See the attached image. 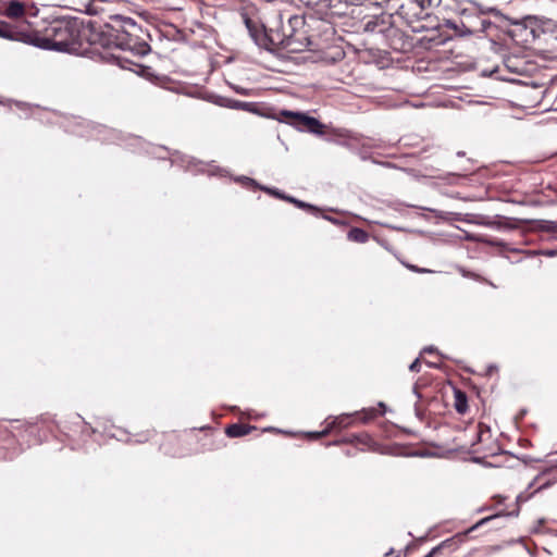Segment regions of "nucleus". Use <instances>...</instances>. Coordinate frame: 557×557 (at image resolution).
I'll return each instance as SVG.
<instances>
[{"instance_id":"nucleus-1","label":"nucleus","mask_w":557,"mask_h":557,"mask_svg":"<svg viewBox=\"0 0 557 557\" xmlns=\"http://www.w3.org/2000/svg\"><path fill=\"white\" fill-rule=\"evenodd\" d=\"M77 29L67 21H54L47 28L45 35L34 30L29 25H23L21 42L41 49L66 51L76 42Z\"/></svg>"},{"instance_id":"nucleus-2","label":"nucleus","mask_w":557,"mask_h":557,"mask_svg":"<svg viewBox=\"0 0 557 557\" xmlns=\"http://www.w3.org/2000/svg\"><path fill=\"white\" fill-rule=\"evenodd\" d=\"M274 117L278 122L286 123L299 132L308 133L313 136H329L341 139H348L350 137L346 129H337L323 124L306 112L280 110Z\"/></svg>"},{"instance_id":"nucleus-3","label":"nucleus","mask_w":557,"mask_h":557,"mask_svg":"<svg viewBox=\"0 0 557 557\" xmlns=\"http://www.w3.org/2000/svg\"><path fill=\"white\" fill-rule=\"evenodd\" d=\"M110 20L108 26L113 32L111 36L115 39L116 48L136 54L146 53L148 45L140 39L143 30L135 20L124 15H113Z\"/></svg>"},{"instance_id":"nucleus-4","label":"nucleus","mask_w":557,"mask_h":557,"mask_svg":"<svg viewBox=\"0 0 557 557\" xmlns=\"http://www.w3.org/2000/svg\"><path fill=\"white\" fill-rule=\"evenodd\" d=\"M110 20L108 26L113 32L111 36L115 39L116 48L136 54L146 53L148 45L140 39L143 30L135 20L124 15H113Z\"/></svg>"},{"instance_id":"nucleus-5","label":"nucleus","mask_w":557,"mask_h":557,"mask_svg":"<svg viewBox=\"0 0 557 557\" xmlns=\"http://www.w3.org/2000/svg\"><path fill=\"white\" fill-rule=\"evenodd\" d=\"M304 25V17L290 15L287 20V24L282 25L283 38L280 40V45L292 52L301 51L307 48L310 41L302 30Z\"/></svg>"},{"instance_id":"nucleus-6","label":"nucleus","mask_w":557,"mask_h":557,"mask_svg":"<svg viewBox=\"0 0 557 557\" xmlns=\"http://www.w3.org/2000/svg\"><path fill=\"white\" fill-rule=\"evenodd\" d=\"M512 29L508 33L511 38L521 45L532 44L541 34V30L534 27L532 18L528 17L523 21H512Z\"/></svg>"},{"instance_id":"nucleus-7","label":"nucleus","mask_w":557,"mask_h":557,"mask_svg":"<svg viewBox=\"0 0 557 557\" xmlns=\"http://www.w3.org/2000/svg\"><path fill=\"white\" fill-rule=\"evenodd\" d=\"M394 25L393 14L382 12L374 15L364 23V30L371 33L384 34Z\"/></svg>"},{"instance_id":"nucleus-8","label":"nucleus","mask_w":557,"mask_h":557,"mask_svg":"<svg viewBox=\"0 0 557 557\" xmlns=\"http://www.w3.org/2000/svg\"><path fill=\"white\" fill-rule=\"evenodd\" d=\"M318 7V11L323 14V18L343 16L347 13L348 9L345 0H321Z\"/></svg>"},{"instance_id":"nucleus-9","label":"nucleus","mask_w":557,"mask_h":557,"mask_svg":"<svg viewBox=\"0 0 557 557\" xmlns=\"http://www.w3.org/2000/svg\"><path fill=\"white\" fill-rule=\"evenodd\" d=\"M218 104H220L221 107L228 108V109L242 110V111L258 113V114L261 113L260 106L256 102H246V101H240V100H236V99L221 97L218 101Z\"/></svg>"},{"instance_id":"nucleus-10","label":"nucleus","mask_w":557,"mask_h":557,"mask_svg":"<svg viewBox=\"0 0 557 557\" xmlns=\"http://www.w3.org/2000/svg\"><path fill=\"white\" fill-rule=\"evenodd\" d=\"M3 16L17 20L25 16L26 5L18 0H9L3 7Z\"/></svg>"},{"instance_id":"nucleus-11","label":"nucleus","mask_w":557,"mask_h":557,"mask_svg":"<svg viewBox=\"0 0 557 557\" xmlns=\"http://www.w3.org/2000/svg\"><path fill=\"white\" fill-rule=\"evenodd\" d=\"M0 37L21 41V37H23V26L11 25L4 21H0Z\"/></svg>"},{"instance_id":"nucleus-12","label":"nucleus","mask_w":557,"mask_h":557,"mask_svg":"<svg viewBox=\"0 0 557 557\" xmlns=\"http://www.w3.org/2000/svg\"><path fill=\"white\" fill-rule=\"evenodd\" d=\"M474 20H475V22L479 23V25H474V23H472V21L462 22V25L465 27L463 34L485 33L492 26V22L486 20L483 16H476Z\"/></svg>"},{"instance_id":"nucleus-13","label":"nucleus","mask_w":557,"mask_h":557,"mask_svg":"<svg viewBox=\"0 0 557 557\" xmlns=\"http://www.w3.org/2000/svg\"><path fill=\"white\" fill-rule=\"evenodd\" d=\"M503 64L511 73L522 74L525 72V63L517 57L505 58Z\"/></svg>"},{"instance_id":"nucleus-14","label":"nucleus","mask_w":557,"mask_h":557,"mask_svg":"<svg viewBox=\"0 0 557 557\" xmlns=\"http://www.w3.org/2000/svg\"><path fill=\"white\" fill-rule=\"evenodd\" d=\"M349 419L350 417L349 416H339V417H336L329 425L325 430H323L322 432L320 433H315L314 436L317 437H320V436H324L326 434H329V432L334 429V428H338V429H345L349 425Z\"/></svg>"},{"instance_id":"nucleus-15","label":"nucleus","mask_w":557,"mask_h":557,"mask_svg":"<svg viewBox=\"0 0 557 557\" xmlns=\"http://www.w3.org/2000/svg\"><path fill=\"white\" fill-rule=\"evenodd\" d=\"M239 182L244 183L245 185H252L255 187H258L260 188L261 190H264L265 193L268 194H271L277 198H281V199H284V197H286L285 195H283L280 190L275 189V188H270V187H265V186H260L257 184V182L248 176H240L238 178Z\"/></svg>"},{"instance_id":"nucleus-16","label":"nucleus","mask_w":557,"mask_h":557,"mask_svg":"<svg viewBox=\"0 0 557 557\" xmlns=\"http://www.w3.org/2000/svg\"><path fill=\"white\" fill-rule=\"evenodd\" d=\"M225 433L230 437H239L249 433L248 426L244 424H231L226 428Z\"/></svg>"},{"instance_id":"nucleus-17","label":"nucleus","mask_w":557,"mask_h":557,"mask_svg":"<svg viewBox=\"0 0 557 557\" xmlns=\"http://www.w3.org/2000/svg\"><path fill=\"white\" fill-rule=\"evenodd\" d=\"M455 408L459 413H465L468 409L467 396L459 389L455 391Z\"/></svg>"},{"instance_id":"nucleus-18","label":"nucleus","mask_w":557,"mask_h":557,"mask_svg":"<svg viewBox=\"0 0 557 557\" xmlns=\"http://www.w3.org/2000/svg\"><path fill=\"white\" fill-rule=\"evenodd\" d=\"M369 238V234L363 231L362 228H351L348 232V239L356 242V243H366Z\"/></svg>"},{"instance_id":"nucleus-19","label":"nucleus","mask_w":557,"mask_h":557,"mask_svg":"<svg viewBox=\"0 0 557 557\" xmlns=\"http://www.w3.org/2000/svg\"><path fill=\"white\" fill-rule=\"evenodd\" d=\"M466 17V14L463 15ZM462 22H468L467 18L460 20V23L458 24L456 21L447 20L445 25L446 27L454 29L456 33H458L460 36H467L468 34H463L465 27L462 25Z\"/></svg>"},{"instance_id":"nucleus-20","label":"nucleus","mask_w":557,"mask_h":557,"mask_svg":"<svg viewBox=\"0 0 557 557\" xmlns=\"http://www.w3.org/2000/svg\"><path fill=\"white\" fill-rule=\"evenodd\" d=\"M284 200H287V201L296 205L300 209H306V210L311 211V212H317L318 211V209L314 206H312L310 203H307L305 201L298 200V199H296L294 197H290V196L284 197Z\"/></svg>"},{"instance_id":"nucleus-21","label":"nucleus","mask_w":557,"mask_h":557,"mask_svg":"<svg viewBox=\"0 0 557 557\" xmlns=\"http://www.w3.org/2000/svg\"><path fill=\"white\" fill-rule=\"evenodd\" d=\"M451 542L453 539L443 541L437 546L433 547L424 557H435L442 552V549L447 547Z\"/></svg>"},{"instance_id":"nucleus-22","label":"nucleus","mask_w":557,"mask_h":557,"mask_svg":"<svg viewBox=\"0 0 557 557\" xmlns=\"http://www.w3.org/2000/svg\"><path fill=\"white\" fill-rule=\"evenodd\" d=\"M494 517H486V518H483L481 519L480 521H478L473 527H471L469 530H468V533L478 529L479 527L483 525L484 523H486L487 521L492 520Z\"/></svg>"},{"instance_id":"nucleus-23","label":"nucleus","mask_w":557,"mask_h":557,"mask_svg":"<svg viewBox=\"0 0 557 557\" xmlns=\"http://www.w3.org/2000/svg\"><path fill=\"white\" fill-rule=\"evenodd\" d=\"M409 370L411 372H419L420 371V359L417 358L410 366H409Z\"/></svg>"},{"instance_id":"nucleus-24","label":"nucleus","mask_w":557,"mask_h":557,"mask_svg":"<svg viewBox=\"0 0 557 557\" xmlns=\"http://www.w3.org/2000/svg\"><path fill=\"white\" fill-rule=\"evenodd\" d=\"M299 2L307 7H318L321 0H299Z\"/></svg>"},{"instance_id":"nucleus-25","label":"nucleus","mask_w":557,"mask_h":557,"mask_svg":"<svg viewBox=\"0 0 557 557\" xmlns=\"http://www.w3.org/2000/svg\"><path fill=\"white\" fill-rule=\"evenodd\" d=\"M544 256H547V257H554L557 255V251L556 250H546L543 252Z\"/></svg>"},{"instance_id":"nucleus-26","label":"nucleus","mask_w":557,"mask_h":557,"mask_svg":"<svg viewBox=\"0 0 557 557\" xmlns=\"http://www.w3.org/2000/svg\"><path fill=\"white\" fill-rule=\"evenodd\" d=\"M245 23H246L247 28H248V29L250 30V33L252 34V27H251L252 22H251V20H250V18H248V17H246V18H245Z\"/></svg>"},{"instance_id":"nucleus-27","label":"nucleus","mask_w":557,"mask_h":557,"mask_svg":"<svg viewBox=\"0 0 557 557\" xmlns=\"http://www.w3.org/2000/svg\"><path fill=\"white\" fill-rule=\"evenodd\" d=\"M475 17H476V16L466 15V18H467L468 21H472V23H474V25H479V23H478V22H475V20H474Z\"/></svg>"},{"instance_id":"nucleus-28","label":"nucleus","mask_w":557,"mask_h":557,"mask_svg":"<svg viewBox=\"0 0 557 557\" xmlns=\"http://www.w3.org/2000/svg\"><path fill=\"white\" fill-rule=\"evenodd\" d=\"M435 351V348L433 346L425 347L422 352H433Z\"/></svg>"},{"instance_id":"nucleus-29","label":"nucleus","mask_w":557,"mask_h":557,"mask_svg":"<svg viewBox=\"0 0 557 557\" xmlns=\"http://www.w3.org/2000/svg\"><path fill=\"white\" fill-rule=\"evenodd\" d=\"M4 3H7V1L0 0V15H3L2 11H3Z\"/></svg>"},{"instance_id":"nucleus-30","label":"nucleus","mask_w":557,"mask_h":557,"mask_svg":"<svg viewBox=\"0 0 557 557\" xmlns=\"http://www.w3.org/2000/svg\"><path fill=\"white\" fill-rule=\"evenodd\" d=\"M491 13H493L495 16L503 17V15L495 9H491Z\"/></svg>"},{"instance_id":"nucleus-31","label":"nucleus","mask_w":557,"mask_h":557,"mask_svg":"<svg viewBox=\"0 0 557 557\" xmlns=\"http://www.w3.org/2000/svg\"><path fill=\"white\" fill-rule=\"evenodd\" d=\"M236 91L242 95H246V90L243 88H236Z\"/></svg>"},{"instance_id":"nucleus-32","label":"nucleus","mask_w":557,"mask_h":557,"mask_svg":"<svg viewBox=\"0 0 557 557\" xmlns=\"http://www.w3.org/2000/svg\"><path fill=\"white\" fill-rule=\"evenodd\" d=\"M413 393L417 395V397H418V398H420V397H421V395L419 394V392H418L417 387H414V388H413Z\"/></svg>"},{"instance_id":"nucleus-33","label":"nucleus","mask_w":557,"mask_h":557,"mask_svg":"<svg viewBox=\"0 0 557 557\" xmlns=\"http://www.w3.org/2000/svg\"><path fill=\"white\" fill-rule=\"evenodd\" d=\"M113 58L120 63L121 62V57L120 55H115L113 54Z\"/></svg>"},{"instance_id":"nucleus-34","label":"nucleus","mask_w":557,"mask_h":557,"mask_svg":"<svg viewBox=\"0 0 557 557\" xmlns=\"http://www.w3.org/2000/svg\"><path fill=\"white\" fill-rule=\"evenodd\" d=\"M426 364H428L429 367H431V368H436V367H437L436 364H434V363H432V362H426Z\"/></svg>"},{"instance_id":"nucleus-35","label":"nucleus","mask_w":557,"mask_h":557,"mask_svg":"<svg viewBox=\"0 0 557 557\" xmlns=\"http://www.w3.org/2000/svg\"><path fill=\"white\" fill-rule=\"evenodd\" d=\"M412 269H414V270H416V268H414V267H412ZM417 271H418V272H425V269H422V270H418V269H417Z\"/></svg>"}]
</instances>
